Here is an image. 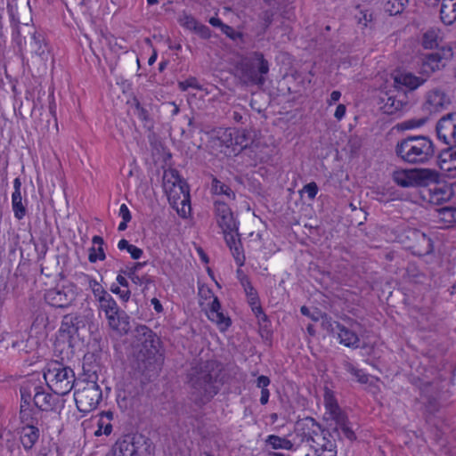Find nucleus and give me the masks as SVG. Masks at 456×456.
<instances>
[{
  "mask_svg": "<svg viewBox=\"0 0 456 456\" xmlns=\"http://www.w3.org/2000/svg\"><path fill=\"white\" fill-rule=\"evenodd\" d=\"M223 368L215 360L200 361L191 365L187 372V385L191 400L199 406L210 402L223 384Z\"/></svg>",
  "mask_w": 456,
  "mask_h": 456,
  "instance_id": "1",
  "label": "nucleus"
},
{
  "mask_svg": "<svg viewBox=\"0 0 456 456\" xmlns=\"http://www.w3.org/2000/svg\"><path fill=\"white\" fill-rule=\"evenodd\" d=\"M426 82L411 72L398 74L394 78L395 86L398 87L395 94H386L380 98V109L387 115H394L411 107L415 102L413 91Z\"/></svg>",
  "mask_w": 456,
  "mask_h": 456,
  "instance_id": "2",
  "label": "nucleus"
},
{
  "mask_svg": "<svg viewBox=\"0 0 456 456\" xmlns=\"http://www.w3.org/2000/svg\"><path fill=\"white\" fill-rule=\"evenodd\" d=\"M136 354V369L138 371L151 378L158 373L161 357L159 354V338L147 326L139 325L134 330Z\"/></svg>",
  "mask_w": 456,
  "mask_h": 456,
  "instance_id": "3",
  "label": "nucleus"
},
{
  "mask_svg": "<svg viewBox=\"0 0 456 456\" xmlns=\"http://www.w3.org/2000/svg\"><path fill=\"white\" fill-rule=\"evenodd\" d=\"M395 152L405 163L423 165L434 159L436 147L428 136L409 135L397 142Z\"/></svg>",
  "mask_w": 456,
  "mask_h": 456,
  "instance_id": "4",
  "label": "nucleus"
},
{
  "mask_svg": "<svg viewBox=\"0 0 456 456\" xmlns=\"http://www.w3.org/2000/svg\"><path fill=\"white\" fill-rule=\"evenodd\" d=\"M236 70L243 84L262 86L266 80L265 76L269 72V63L262 53L255 52L240 61Z\"/></svg>",
  "mask_w": 456,
  "mask_h": 456,
  "instance_id": "5",
  "label": "nucleus"
},
{
  "mask_svg": "<svg viewBox=\"0 0 456 456\" xmlns=\"http://www.w3.org/2000/svg\"><path fill=\"white\" fill-rule=\"evenodd\" d=\"M44 377L51 390L59 395L69 393L76 381L74 370L59 362H50Z\"/></svg>",
  "mask_w": 456,
  "mask_h": 456,
  "instance_id": "6",
  "label": "nucleus"
},
{
  "mask_svg": "<svg viewBox=\"0 0 456 456\" xmlns=\"http://www.w3.org/2000/svg\"><path fill=\"white\" fill-rule=\"evenodd\" d=\"M74 393L77 407L81 412H90L96 409L102 398V392L95 380L82 379L77 383Z\"/></svg>",
  "mask_w": 456,
  "mask_h": 456,
  "instance_id": "7",
  "label": "nucleus"
},
{
  "mask_svg": "<svg viewBox=\"0 0 456 456\" xmlns=\"http://www.w3.org/2000/svg\"><path fill=\"white\" fill-rule=\"evenodd\" d=\"M394 182L403 188L428 186L438 180L437 171L429 168L399 169L393 172Z\"/></svg>",
  "mask_w": 456,
  "mask_h": 456,
  "instance_id": "8",
  "label": "nucleus"
},
{
  "mask_svg": "<svg viewBox=\"0 0 456 456\" xmlns=\"http://www.w3.org/2000/svg\"><path fill=\"white\" fill-rule=\"evenodd\" d=\"M400 242L413 255L424 256L433 252L432 240L426 233L415 228H406L399 235Z\"/></svg>",
  "mask_w": 456,
  "mask_h": 456,
  "instance_id": "9",
  "label": "nucleus"
},
{
  "mask_svg": "<svg viewBox=\"0 0 456 456\" xmlns=\"http://www.w3.org/2000/svg\"><path fill=\"white\" fill-rule=\"evenodd\" d=\"M164 187L171 206L177 205L180 200L188 201L190 197L188 185L178 175L177 171L170 170L168 174L165 173Z\"/></svg>",
  "mask_w": 456,
  "mask_h": 456,
  "instance_id": "10",
  "label": "nucleus"
},
{
  "mask_svg": "<svg viewBox=\"0 0 456 456\" xmlns=\"http://www.w3.org/2000/svg\"><path fill=\"white\" fill-rule=\"evenodd\" d=\"M98 301L100 303V309L104 312L110 327L119 332L126 333L128 330V322H126V316H124L125 314L120 312L114 298L110 294H107Z\"/></svg>",
  "mask_w": 456,
  "mask_h": 456,
  "instance_id": "11",
  "label": "nucleus"
},
{
  "mask_svg": "<svg viewBox=\"0 0 456 456\" xmlns=\"http://www.w3.org/2000/svg\"><path fill=\"white\" fill-rule=\"evenodd\" d=\"M77 295L76 285L69 282L46 290L45 300L53 307L67 308L76 300Z\"/></svg>",
  "mask_w": 456,
  "mask_h": 456,
  "instance_id": "12",
  "label": "nucleus"
},
{
  "mask_svg": "<svg viewBox=\"0 0 456 456\" xmlns=\"http://www.w3.org/2000/svg\"><path fill=\"white\" fill-rule=\"evenodd\" d=\"M452 50L442 48L441 50L423 55L419 73L428 79L433 73L445 66L444 60L452 57Z\"/></svg>",
  "mask_w": 456,
  "mask_h": 456,
  "instance_id": "13",
  "label": "nucleus"
},
{
  "mask_svg": "<svg viewBox=\"0 0 456 456\" xmlns=\"http://www.w3.org/2000/svg\"><path fill=\"white\" fill-rule=\"evenodd\" d=\"M295 431L302 436V442L314 444L315 439L325 440V429L312 417H306L296 423Z\"/></svg>",
  "mask_w": 456,
  "mask_h": 456,
  "instance_id": "14",
  "label": "nucleus"
},
{
  "mask_svg": "<svg viewBox=\"0 0 456 456\" xmlns=\"http://www.w3.org/2000/svg\"><path fill=\"white\" fill-rule=\"evenodd\" d=\"M215 212L217 224L222 229L224 236L238 233V223L226 203L216 201Z\"/></svg>",
  "mask_w": 456,
  "mask_h": 456,
  "instance_id": "15",
  "label": "nucleus"
},
{
  "mask_svg": "<svg viewBox=\"0 0 456 456\" xmlns=\"http://www.w3.org/2000/svg\"><path fill=\"white\" fill-rule=\"evenodd\" d=\"M86 318L79 314H67L63 317L60 328L61 336L66 338L69 345H71L72 338L80 337L81 331L86 329Z\"/></svg>",
  "mask_w": 456,
  "mask_h": 456,
  "instance_id": "16",
  "label": "nucleus"
},
{
  "mask_svg": "<svg viewBox=\"0 0 456 456\" xmlns=\"http://www.w3.org/2000/svg\"><path fill=\"white\" fill-rule=\"evenodd\" d=\"M438 138L448 145H456V112L442 117L436 126Z\"/></svg>",
  "mask_w": 456,
  "mask_h": 456,
  "instance_id": "17",
  "label": "nucleus"
},
{
  "mask_svg": "<svg viewBox=\"0 0 456 456\" xmlns=\"http://www.w3.org/2000/svg\"><path fill=\"white\" fill-rule=\"evenodd\" d=\"M451 104L450 97L440 89H433L427 93L423 108L429 113L439 112Z\"/></svg>",
  "mask_w": 456,
  "mask_h": 456,
  "instance_id": "18",
  "label": "nucleus"
},
{
  "mask_svg": "<svg viewBox=\"0 0 456 456\" xmlns=\"http://www.w3.org/2000/svg\"><path fill=\"white\" fill-rule=\"evenodd\" d=\"M7 9L12 20L17 23L28 24L30 20V5L28 0H10Z\"/></svg>",
  "mask_w": 456,
  "mask_h": 456,
  "instance_id": "19",
  "label": "nucleus"
},
{
  "mask_svg": "<svg viewBox=\"0 0 456 456\" xmlns=\"http://www.w3.org/2000/svg\"><path fill=\"white\" fill-rule=\"evenodd\" d=\"M146 263H134L133 266L128 267L126 270H120L118 275L117 276V281L119 285L125 288H128V281L124 277L126 275L134 284L142 285V284H149L152 282L151 279L147 276H139L137 272L145 265Z\"/></svg>",
  "mask_w": 456,
  "mask_h": 456,
  "instance_id": "20",
  "label": "nucleus"
},
{
  "mask_svg": "<svg viewBox=\"0 0 456 456\" xmlns=\"http://www.w3.org/2000/svg\"><path fill=\"white\" fill-rule=\"evenodd\" d=\"M33 402L38 410L50 411L55 408L58 398L43 387L33 386Z\"/></svg>",
  "mask_w": 456,
  "mask_h": 456,
  "instance_id": "21",
  "label": "nucleus"
},
{
  "mask_svg": "<svg viewBox=\"0 0 456 456\" xmlns=\"http://www.w3.org/2000/svg\"><path fill=\"white\" fill-rule=\"evenodd\" d=\"M39 438L38 428L27 423L20 431V440L26 451L32 449Z\"/></svg>",
  "mask_w": 456,
  "mask_h": 456,
  "instance_id": "22",
  "label": "nucleus"
},
{
  "mask_svg": "<svg viewBox=\"0 0 456 456\" xmlns=\"http://www.w3.org/2000/svg\"><path fill=\"white\" fill-rule=\"evenodd\" d=\"M224 240L235 259V262L239 266H242L245 263V256L243 254L239 232L226 235L224 236Z\"/></svg>",
  "mask_w": 456,
  "mask_h": 456,
  "instance_id": "23",
  "label": "nucleus"
},
{
  "mask_svg": "<svg viewBox=\"0 0 456 456\" xmlns=\"http://www.w3.org/2000/svg\"><path fill=\"white\" fill-rule=\"evenodd\" d=\"M337 332L339 342L345 346L352 348L359 347L360 338L354 331L341 324L337 325Z\"/></svg>",
  "mask_w": 456,
  "mask_h": 456,
  "instance_id": "24",
  "label": "nucleus"
},
{
  "mask_svg": "<svg viewBox=\"0 0 456 456\" xmlns=\"http://www.w3.org/2000/svg\"><path fill=\"white\" fill-rule=\"evenodd\" d=\"M134 456H153L151 441L141 434L134 435Z\"/></svg>",
  "mask_w": 456,
  "mask_h": 456,
  "instance_id": "25",
  "label": "nucleus"
},
{
  "mask_svg": "<svg viewBox=\"0 0 456 456\" xmlns=\"http://www.w3.org/2000/svg\"><path fill=\"white\" fill-rule=\"evenodd\" d=\"M327 435L330 436L329 431L325 430V440L315 439L311 446L314 448L316 452H319V456H336V444L327 437Z\"/></svg>",
  "mask_w": 456,
  "mask_h": 456,
  "instance_id": "26",
  "label": "nucleus"
},
{
  "mask_svg": "<svg viewBox=\"0 0 456 456\" xmlns=\"http://www.w3.org/2000/svg\"><path fill=\"white\" fill-rule=\"evenodd\" d=\"M440 167L447 172L456 171V144L451 145L450 148L444 150L440 155Z\"/></svg>",
  "mask_w": 456,
  "mask_h": 456,
  "instance_id": "27",
  "label": "nucleus"
},
{
  "mask_svg": "<svg viewBox=\"0 0 456 456\" xmlns=\"http://www.w3.org/2000/svg\"><path fill=\"white\" fill-rule=\"evenodd\" d=\"M114 456H134V436H126L113 448Z\"/></svg>",
  "mask_w": 456,
  "mask_h": 456,
  "instance_id": "28",
  "label": "nucleus"
},
{
  "mask_svg": "<svg viewBox=\"0 0 456 456\" xmlns=\"http://www.w3.org/2000/svg\"><path fill=\"white\" fill-rule=\"evenodd\" d=\"M440 17L444 24L453 23L456 20V3H452L451 0H443Z\"/></svg>",
  "mask_w": 456,
  "mask_h": 456,
  "instance_id": "29",
  "label": "nucleus"
},
{
  "mask_svg": "<svg viewBox=\"0 0 456 456\" xmlns=\"http://www.w3.org/2000/svg\"><path fill=\"white\" fill-rule=\"evenodd\" d=\"M248 297V301L251 305L252 311L256 314V316L259 319V321H266L267 316L264 313L260 304L257 293L254 288H248V290L245 291Z\"/></svg>",
  "mask_w": 456,
  "mask_h": 456,
  "instance_id": "30",
  "label": "nucleus"
},
{
  "mask_svg": "<svg viewBox=\"0 0 456 456\" xmlns=\"http://www.w3.org/2000/svg\"><path fill=\"white\" fill-rule=\"evenodd\" d=\"M266 444L271 445L274 450L285 449L293 451L295 450L293 443L286 437H281L275 435H270L266 438Z\"/></svg>",
  "mask_w": 456,
  "mask_h": 456,
  "instance_id": "31",
  "label": "nucleus"
},
{
  "mask_svg": "<svg viewBox=\"0 0 456 456\" xmlns=\"http://www.w3.org/2000/svg\"><path fill=\"white\" fill-rule=\"evenodd\" d=\"M92 242L94 245L99 246L98 247L99 254H96L95 248L92 247L89 249V256H88L89 262L95 263L97 260H102V261L104 260L106 258V255H105L103 248H102V245L104 244V240H103L102 237L95 235L93 237Z\"/></svg>",
  "mask_w": 456,
  "mask_h": 456,
  "instance_id": "32",
  "label": "nucleus"
},
{
  "mask_svg": "<svg viewBox=\"0 0 456 456\" xmlns=\"http://www.w3.org/2000/svg\"><path fill=\"white\" fill-rule=\"evenodd\" d=\"M83 279L85 282L88 284V287L92 289L94 296L99 300L109 294L103 287L94 278L87 274H83Z\"/></svg>",
  "mask_w": 456,
  "mask_h": 456,
  "instance_id": "33",
  "label": "nucleus"
},
{
  "mask_svg": "<svg viewBox=\"0 0 456 456\" xmlns=\"http://www.w3.org/2000/svg\"><path fill=\"white\" fill-rule=\"evenodd\" d=\"M422 45L426 49H434L438 46V31L436 29H428L423 35Z\"/></svg>",
  "mask_w": 456,
  "mask_h": 456,
  "instance_id": "34",
  "label": "nucleus"
},
{
  "mask_svg": "<svg viewBox=\"0 0 456 456\" xmlns=\"http://www.w3.org/2000/svg\"><path fill=\"white\" fill-rule=\"evenodd\" d=\"M12 207L17 219L21 220L26 216L27 210L22 203L21 195H12Z\"/></svg>",
  "mask_w": 456,
  "mask_h": 456,
  "instance_id": "35",
  "label": "nucleus"
},
{
  "mask_svg": "<svg viewBox=\"0 0 456 456\" xmlns=\"http://www.w3.org/2000/svg\"><path fill=\"white\" fill-rule=\"evenodd\" d=\"M212 191L216 194H224L230 199L235 198L234 191L225 183H222L216 178L212 180Z\"/></svg>",
  "mask_w": 456,
  "mask_h": 456,
  "instance_id": "36",
  "label": "nucleus"
},
{
  "mask_svg": "<svg viewBox=\"0 0 456 456\" xmlns=\"http://www.w3.org/2000/svg\"><path fill=\"white\" fill-rule=\"evenodd\" d=\"M329 414L330 415V418L336 423V426L333 428L334 433H338L339 426H343L344 424L348 423L347 416L340 409V407H335V409H333V411H330Z\"/></svg>",
  "mask_w": 456,
  "mask_h": 456,
  "instance_id": "37",
  "label": "nucleus"
},
{
  "mask_svg": "<svg viewBox=\"0 0 456 456\" xmlns=\"http://www.w3.org/2000/svg\"><path fill=\"white\" fill-rule=\"evenodd\" d=\"M408 0H387L385 4V11L390 15H396L401 13Z\"/></svg>",
  "mask_w": 456,
  "mask_h": 456,
  "instance_id": "38",
  "label": "nucleus"
},
{
  "mask_svg": "<svg viewBox=\"0 0 456 456\" xmlns=\"http://www.w3.org/2000/svg\"><path fill=\"white\" fill-rule=\"evenodd\" d=\"M118 248L120 250H127V252L131 255L133 259H139L143 252L141 248H137L134 245L130 244L126 240L122 239L118 243Z\"/></svg>",
  "mask_w": 456,
  "mask_h": 456,
  "instance_id": "39",
  "label": "nucleus"
},
{
  "mask_svg": "<svg viewBox=\"0 0 456 456\" xmlns=\"http://www.w3.org/2000/svg\"><path fill=\"white\" fill-rule=\"evenodd\" d=\"M235 133L237 130L234 129H225L219 136L218 140L221 142V144L224 145L227 148L233 146Z\"/></svg>",
  "mask_w": 456,
  "mask_h": 456,
  "instance_id": "40",
  "label": "nucleus"
},
{
  "mask_svg": "<svg viewBox=\"0 0 456 456\" xmlns=\"http://www.w3.org/2000/svg\"><path fill=\"white\" fill-rule=\"evenodd\" d=\"M208 316L209 320L218 325H224L225 329L231 325V319L226 317L221 310L214 314H208Z\"/></svg>",
  "mask_w": 456,
  "mask_h": 456,
  "instance_id": "41",
  "label": "nucleus"
},
{
  "mask_svg": "<svg viewBox=\"0 0 456 456\" xmlns=\"http://www.w3.org/2000/svg\"><path fill=\"white\" fill-rule=\"evenodd\" d=\"M33 386L26 385L20 387L21 403L25 407H29L31 400H33Z\"/></svg>",
  "mask_w": 456,
  "mask_h": 456,
  "instance_id": "42",
  "label": "nucleus"
},
{
  "mask_svg": "<svg viewBox=\"0 0 456 456\" xmlns=\"http://www.w3.org/2000/svg\"><path fill=\"white\" fill-rule=\"evenodd\" d=\"M35 339H32L34 341ZM31 339L29 338H21L18 339L12 342V348L18 350L19 352L23 353H29L32 350L31 346Z\"/></svg>",
  "mask_w": 456,
  "mask_h": 456,
  "instance_id": "43",
  "label": "nucleus"
},
{
  "mask_svg": "<svg viewBox=\"0 0 456 456\" xmlns=\"http://www.w3.org/2000/svg\"><path fill=\"white\" fill-rule=\"evenodd\" d=\"M182 218H186L191 212L190 197L188 201L180 200L177 205H172Z\"/></svg>",
  "mask_w": 456,
  "mask_h": 456,
  "instance_id": "44",
  "label": "nucleus"
},
{
  "mask_svg": "<svg viewBox=\"0 0 456 456\" xmlns=\"http://www.w3.org/2000/svg\"><path fill=\"white\" fill-rule=\"evenodd\" d=\"M274 13L275 12L273 10H265L260 13L259 19L261 20L264 32H265L272 24Z\"/></svg>",
  "mask_w": 456,
  "mask_h": 456,
  "instance_id": "45",
  "label": "nucleus"
},
{
  "mask_svg": "<svg viewBox=\"0 0 456 456\" xmlns=\"http://www.w3.org/2000/svg\"><path fill=\"white\" fill-rule=\"evenodd\" d=\"M355 19L359 25H362V28H367L372 21V13L368 10H360L359 14L355 15Z\"/></svg>",
  "mask_w": 456,
  "mask_h": 456,
  "instance_id": "46",
  "label": "nucleus"
},
{
  "mask_svg": "<svg viewBox=\"0 0 456 456\" xmlns=\"http://www.w3.org/2000/svg\"><path fill=\"white\" fill-rule=\"evenodd\" d=\"M450 198V192L448 190L444 188H434L432 194V200L436 203H440L441 201L447 200Z\"/></svg>",
  "mask_w": 456,
  "mask_h": 456,
  "instance_id": "47",
  "label": "nucleus"
},
{
  "mask_svg": "<svg viewBox=\"0 0 456 456\" xmlns=\"http://www.w3.org/2000/svg\"><path fill=\"white\" fill-rule=\"evenodd\" d=\"M179 21H180V24L184 27L185 28L189 29V30H191L193 31V29L195 28V27L197 26V24L199 23L197 21V20L191 16V15H189V14H183L180 19H179Z\"/></svg>",
  "mask_w": 456,
  "mask_h": 456,
  "instance_id": "48",
  "label": "nucleus"
},
{
  "mask_svg": "<svg viewBox=\"0 0 456 456\" xmlns=\"http://www.w3.org/2000/svg\"><path fill=\"white\" fill-rule=\"evenodd\" d=\"M425 407L426 411L430 414H433L439 410V403L436 397L425 395Z\"/></svg>",
  "mask_w": 456,
  "mask_h": 456,
  "instance_id": "49",
  "label": "nucleus"
},
{
  "mask_svg": "<svg viewBox=\"0 0 456 456\" xmlns=\"http://www.w3.org/2000/svg\"><path fill=\"white\" fill-rule=\"evenodd\" d=\"M134 107H135V115L142 121L145 122V124L150 122L148 110L141 105L140 102L137 99H134Z\"/></svg>",
  "mask_w": 456,
  "mask_h": 456,
  "instance_id": "50",
  "label": "nucleus"
},
{
  "mask_svg": "<svg viewBox=\"0 0 456 456\" xmlns=\"http://www.w3.org/2000/svg\"><path fill=\"white\" fill-rule=\"evenodd\" d=\"M337 325H341L340 322L332 321L330 317H328L327 314L322 316V326L324 330H326L330 333L337 332Z\"/></svg>",
  "mask_w": 456,
  "mask_h": 456,
  "instance_id": "51",
  "label": "nucleus"
},
{
  "mask_svg": "<svg viewBox=\"0 0 456 456\" xmlns=\"http://www.w3.org/2000/svg\"><path fill=\"white\" fill-rule=\"evenodd\" d=\"M347 370L357 379L362 384H366L369 381V376L365 374L362 370L354 368L353 365H349Z\"/></svg>",
  "mask_w": 456,
  "mask_h": 456,
  "instance_id": "52",
  "label": "nucleus"
},
{
  "mask_svg": "<svg viewBox=\"0 0 456 456\" xmlns=\"http://www.w3.org/2000/svg\"><path fill=\"white\" fill-rule=\"evenodd\" d=\"M178 87L181 91H186L188 88L192 87L196 89H200V86L198 85L197 79L195 77H190L185 81H181L178 83Z\"/></svg>",
  "mask_w": 456,
  "mask_h": 456,
  "instance_id": "53",
  "label": "nucleus"
},
{
  "mask_svg": "<svg viewBox=\"0 0 456 456\" xmlns=\"http://www.w3.org/2000/svg\"><path fill=\"white\" fill-rule=\"evenodd\" d=\"M193 32H195L197 35H199L203 39H208L211 36V31H210L209 28L201 23L197 24V26L193 29Z\"/></svg>",
  "mask_w": 456,
  "mask_h": 456,
  "instance_id": "54",
  "label": "nucleus"
},
{
  "mask_svg": "<svg viewBox=\"0 0 456 456\" xmlns=\"http://www.w3.org/2000/svg\"><path fill=\"white\" fill-rule=\"evenodd\" d=\"M304 191L307 193L309 200H314L318 192V186L316 183L311 182L304 186Z\"/></svg>",
  "mask_w": 456,
  "mask_h": 456,
  "instance_id": "55",
  "label": "nucleus"
},
{
  "mask_svg": "<svg viewBox=\"0 0 456 456\" xmlns=\"http://www.w3.org/2000/svg\"><path fill=\"white\" fill-rule=\"evenodd\" d=\"M247 140L245 134L237 131V133H235L233 146H240V150H242L248 146Z\"/></svg>",
  "mask_w": 456,
  "mask_h": 456,
  "instance_id": "56",
  "label": "nucleus"
},
{
  "mask_svg": "<svg viewBox=\"0 0 456 456\" xmlns=\"http://www.w3.org/2000/svg\"><path fill=\"white\" fill-rule=\"evenodd\" d=\"M110 290L115 294H118L125 302H127L130 298L131 291L129 289H121L118 286L112 285Z\"/></svg>",
  "mask_w": 456,
  "mask_h": 456,
  "instance_id": "57",
  "label": "nucleus"
},
{
  "mask_svg": "<svg viewBox=\"0 0 456 456\" xmlns=\"http://www.w3.org/2000/svg\"><path fill=\"white\" fill-rule=\"evenodd\" d=\"M324 403L328 412L333 411L335 407H339L336 399L329 392H327L325 395Z\"/></svg>",
  "mask_w": 456,
  "mask_h": 456,
  "instance_id": "58",
  "label": "nucleus"
},
{
  "mask_svg": "<svg viewBox=\"0 0 456 456\" xmlns=\"http://www.w3.org/2000/svg\"><path fill=\"white\" fill-rule=\"evenodd\" d=\"M339 431H341L344 436L350 441H354L356 438L354 432L351 429V428L348 427L347 423L344 424L343 426H339L338 433V435Z\"/></svg>",
  "mask_w": 456,
  "mask_h": 456,
  "instance_id": "59",
  "label": "nucleus"
},
{
  "mask_svg": "<svg viewBox=\"0 0 456 456\" xmlns=\"http://www.w3.org/2000/svg\"><path fill=\"white\" fill-rule=\"evenodd\" d=\"M119 216L125 222H130L132 216L126 204H122L119 208Z\"/></svg>",
  "mask_w": 456,
  "mask_h": 456,
  "instance_id": "60",
  "label": "nucleus"
},
{
  "mask_svg": "<svg viewBox=\"0 0 456 456\" xmlns=\"http://www.w3.org/2000/svg\"><path fill=\"white\" fill-rule=\"evenodd\" d=\"M270 379L267 376L261 375L256 379V386L260 387L262 390L267 389V387L270 384Z\"/></svg>",
  "mask_w": 456,
  "mask_h": 456,
  "instance_id": "61",
  "label": "nucleus"
},
{
  "mask_svg": "<svg viewBox=\"0 0 456 456\" xmlns=\"http://www.w3.org/2000/svg\"><path fill=\"white\" fill-rule=\"evenodd\" d=\"M424 123H425L424 119H419V120L411 119V120L405 121L403 125L404 128L411 129V128L421 126Z\"/></svg>",
  "mask_w": 456,
  "mask_h": 456,
  "instance_id": "62",
  "label": "nucleus"
},
{
  "mask_svg": "<svg viewBox=\"0 0 456 456\" xmlns=\"http://www.w3.org/2000/svg\"><path fill=\"white\" fill-rule=\"evenodd\" d=\"M346 106L344 104H338L336 108V110H335V113H334V117L338 119V120H340L344 118L345 114H346Z\"/></svg>",
  "mask_w": 456,
  "mask_h": 456,
  "instance_id": "63",
  "label": "nucleus"
},
{
  "mask_svg": "<svg viewBox=\"0 0 456 456\" xmlns=\"http://www.w3.org/2000/svg\"><path fill=\"white\" fill-rule=\"evenodd\" d=\"M166 109L171 112L172 116H175L179 113V106L175 104L174 102H167L165 104Z\"/></svg>",
  "mask_w": 456,
  "mask_h": 456,
  "instance_id": "64",
  "label": "nucleus"
}]
</instances>
